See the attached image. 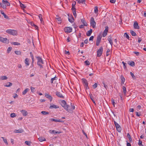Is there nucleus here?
<instances>
[{
	"instance_id": "nucleus-1",
	"label": "nucleus",
	"mask_w": 146,
	"mask_h": 146,
	"mask_svg": "<svg viewBox=\"0 0 146 146\" xmlns=\"http://www.w3.org/2000/svg\"><path fill=\"white\" fill-rule=\"evenodd\" d=\"M0 5L3 8L6 9L7 6H10V3L7 0H2V3H0Z\"/></svg>"
},
{
	"instance_id": "nucleus-15",
	"label": "nucleus",
	"mask_w": 146,
	"mask_h": 146,
	"mask_svg": "<svg viewBox=\"0 0 146 146\" xmlns=\"http://www.w3.org/2000/svg\"><path fill=\"white\" fill-rule=\"evenodd\" d=\"M64 106L65 107H63L64 108V109L66 110L68 112H70L71 110L69 109V106L67 105L66 104V105H64Z\"/></svg>"
},
{
	"instance_id": "nucleus-26",
	"label": "nucleus",
	"mask_w": 146,
	"mask_h": 146,
	"mask_svg": "<svg viewBox=\"0 0 146 146\" xmlns=\"http://www.w3.org/2000/svg\"><path fill=\"white\" fill-rule=\"evenodd\" d=\"M29 89L28 88L26 89L23 92L22 94L23 95H25L29 91Z\"/></svg>"
},
{
	"instance_id": "nucleus-18",
	"label": "nucleus",
	"mask_w": 146,
	"mask_h": 146,
	"mask_svg": "<svg viewBox=\"0 0 146 146\" xmlns=\"http://www.w3.org/2000/svg\"><path fill=\"white\" fill-rule=\"evenodd\" d=\"M108 40L109 43H110V44L112 46L113 44V43L112 42V40L111 37L110 36H109L108 37Z\"/></svg>"
},
{
	"instance_id": "nucleus-10",
	"label": "nucleus",
	"mask_w": 146,
	"mask_h": 146,
	"mask_svg": "<svg viewBox=\"0 0 146 146\" xmlns=\"http://www.w3.org/2000/svg\"><path fill=\"white\" fill-rule=\"evenodd\" d=\"M0 41L5 43H8L9 40L7 38H4L0 36Z\"/></svg>"
},
{
	"instance_id": "nucleus-32",
	"label": "nucleus",
	"mask_w": 146,
	"mask_h": 146,
	"mask_svg": "<svg viewBox=\"0 0 146 146\" xmlns=\"http://www.w3.org/2000/svg\"><path fill=\"white\" fill-rule=\"evenodd\" d=\"M70 17H69L68 18V20L69 22H70L71 23H72L74 22V19L73 18V17H70Z\"/></svg>"
},
{
	"instance_id": "nucleus-41",
	"label": "nucleus",
	"mask_w": 146,
	"mask_h": 146,
	"mask_svg": "<svg viewBox=\"0 0 146 146\" xmlns=\"http://www.w3.org/2000/svg\"><path fill=\"white\" fill-rule=\"evenodd\" d=\"M31 142L30 141H26L25 142V143L28 146H30L31 144Z\"/></svg>"
},
{
	"instance_id": "nucleus-29",
	"label": "nucleus",
	"mask_w": 146,
	"mask_h": 146,
	"mask_svg": "<svg viewBox=\"0 0 146 146\" xmlns=\"http://www.w3.org/2000/svg\"><path fill=\"white\" fill-rule=\"evenodd\" d=\"M78 2V3H85V0H76Z\"/></svg>"
},
{
	"instance_id": "nucleus-42",
	"label": "nucleus",
	"mask_w": 146,
	"mask_h": 146,
	"mask_svg": "<svg viewBox=\"0 0 146 146\" xmlns=\"http://www.w3.org/2000/svg\"><path fill=\"white\" fill-rule=\"evenodd\" d=\"M123 92L124 94H125L126 93V88L125 86L123 87Z\"/></svg>"
},
{
	"instance_id": "nucleus-11",
	"label": "nucleus",
	"mask_w": 146,
	"mask_h": 146,
	"mask_svg": "<svg viewBox=\"0 0 146 146\" xmlns=\"http://www.w3.org/2000/svg\"><path fill=\"white\" fill-rule=\"evenodd\" d=\"M21 111L23 116H26L28 114V112L25 110H22Z\"/></svg>"
},
{
	"instance_id": "nucleus-2",
	"label": "nucleus",
	"mask_w": 146,
	"mask_h": 146,
	"mask_svg": "<svg viewBox=\"0 0 146 146\" xmlns=\"http://www.w3.org/2000/svg\"><path fill=\"white\" fill-rule=\"evenodd\" d=\"M6 31L7 33L13 36L17 35V31L14 30L8 29Z\"/></svg>"
},
{
	"instance_id": "nucleus-53",
	"label": "nucleus",
	"mask_w": 146,
	"mask_h": 146,
	"mask_svg": "<svg viewBox=\"0 0 146 146\" xmlns=\"http://www.w3.org/2000/svg\"><path fill=\"white\" fill-rule=\"evenodd\" d=\"M122 63L123 64L124 68V69H126L127 67H126V65L127 64L126 63H125V62H124L123 61L122 62Z\"/></svg>"
},
{
	"instance_id": "nucleus-33",
	"label": "nucleus",
	"mask_w": 146,
	"mask_h": 146,
	"mask_svg": "<svg viewBox=\"0 0 146 146\" xmlns=\"http://www.w3.org/2000/svg\"><path fill=\"white\" fill-rule=\"evenodd\" d=\"M38 17L40 19V21H41V23H42L43 22V19L42 18V15L41 14H39L38 15Z\"/></svg>"
},
{
	"instance_id": "nucleus-57",
	"label": "nucleus",
	"mask_w": 146,
	"mask_h": 146,
	"mask_svg": "<svg viewBox=\"0 0 146 146\" xmlns=\"http://www.w3.org/2000/svg\"><path fill=\"white\" fill-rule=\"evenodd\" d=\"M30 55H31V58H32V60H33V59H34V56H33L32 53V52H31L30 53Z\"/></svg>"
},
{
	"instance_id": "nucleus-8",
	"label": "nucleus",
	"mask_w": 146,
	"mask_h": 146,
	"mask_svg": "<svg viewBox=\"0 0 146 146\" xmlns=\"http://www.w3.org/2000/svg\"><path fill=\"white\" fill-rule=\"evenodd\" d=\"M108 27L107 26L106 27H105V29L103 33L102 34V36L103 37H105L107 35V33L108 32Z\"/></svg>"
},
{
	"instance_id": "nucleus-59",
	"label": "nucleus",
	"mask_w": 146,
	"mask_h": 146,
	"mask_svg": "<svg viewBox=\"0 0 146 146\" xmlns=\"http://www.w3.org/2000/svg\"><path fill=\"white\" fill-rule=\"evenodd\" d=\"M110 52V50L108 49L106 53V56H108L109 55V53Z\"/></svg>"
},
{
	"instance_id": "nucleus-49",
	"label": "nucleus",
	"mask_w": 146,
	"mask_h": 146,
	"mask_svg": "<svg viewBox=\"0 0 146 146\" xmlns=\"http://www.w3.org/2000/svg\"><path fill=\"white\" fill-rule=\"evenodd\" d=\"M56 19L57 21H58L59 22L58 23H60V22L61 21V19L60 18V17H58V18H56Z\"/></svg>"
},
{
	"instance_id": "nucleus-62",
	"label": "nucleus",
	"mask_w": 146,
	"mask_h": 146,
	"mask_svg": "<svg viewBox=\"0 0 146 146\" xmlns=\"http://www.w3.org/2000/svg\"><path fill=\"white\" fill-rule=\"evenodd\" d=\"M137 109H138V110H137V111H138V110H140L141 109V106L140 105H138V106H137Z\"/></svg>"
},
{
	"instance_id": "nucleus-21",
	"label": "nucleus",
	"mask_w": 146,
	"mask_h": 146,
	"mask_svg": "<svg viewBox=\"0 0 146 146\" xmlns=\"http://www.w3.org/2000/svg\"><path fill=\"white\" fill-rule=\"evenodd\" d=\"M92 32V29H90L86 33V35L88 36H90L91 35Z\"/></svg>"
},
{
	"instance_id": "nucleus-35",
	"label": "nucleus",
	"mask_w": 146,
	"mask_h": 146,
	"mask_svg": "<svg viewBox=\"0 0 146 146\" xmlns=\"http://www.w3.org/2000/svg\"><path fill=\"white\" fill-rule=\"evenodd\" d=\"M3 139V141L7 145H8V143L7 142V140L6 139H5L4 137H1Z\"/></svg>"
},
{
	"instance_id": "nucleus-61",
	"label": "nucleus",
	"mask_w": 146,
	"mask_h": 146,
	"mask_svg": "<svg viewBox=\"0 0 146 146\" xmlns=\"http://www.w3.org/2000/svg\"><path fill=\"white\" fill-rule=\"evenodd\" d=\"M72 11H76L75 6H72Z\"/></svg>"
},
{
	"instance_id": "nucleus-48",
	"label": "nucleus",
	"mask_w": 146,
	"mask_h": 146,
	"mask_svg": "<svg viewBox=\"0 0 146 146\" xmlns=\"http://www.w3.org/2000/svg\"><path fill=\"white\" fill-rule=\"evenodd\" d=\"M111 101L114 107L115 105L116 104V103L115 102L114 100L113 99V98H112L111 99Z\"/></svg>"
},
{
	"instance_id": "nucleus-45",
	"label": "nucleus",
	"mask_w": 146,
	"mask_h": 146,
	"mask_svg": "<svg viewBox=\"0 0 146 146\" xmlns=\"http://www.w3.org/2000/svg\"><path fill=\"white\" fill-rule=\"evenodd\" d=\"M41 113L43 115H46L49 114V113L45 111H42L41 112Z\"/></svg>"
},
{
	"instance_id": "nucleus-52",
	"label": "nucleus",
	"mask_w": 146,
	"mask_h": 146,
	"mask_svg": "<svg viewBox=\"0 0 146 146\" xmlns=\"http://www.w3.org/2000/svg\"><path fill=\"white\" fill-rule=\"evenodd\" d=\"M124 36L127 39H129V37L126 33H124Z\"/></svg>"
},
{
	"instance_id": "nucleus-22",
	"label": "nucleus",
	"mask_w": 146,
	"mask_h": 146,
	"mask_svg": "<svg viewBox=\"0 0 146 146\" xmlns=\"http://www.w3.org/2000/svg\"><path fill=\"white\" fill-rule=\"evenodd\" d=\"M23 131V130L22 129H20L18 130H15L14 132L15 133H21Z\"/></svg>"
},
{
	"instance_id": "nucleus-31",
	"label": "nucleus",
	"mask_w": 146,
	"mask_h": 146,
	"mask_svg": "<svg viewBox=\"0 0 146 146\" xmlns=\"http://www.w3.org/2000/svg\"><path fill=\"white\" fill-rule=\"evenodd\" d=\"M81 22L83 24L84 26H87L88 24H87V23L84 20L82 19L81 20Z\"/></svg>"
},
{
	"instance_id": "nucleus-5",
	"label": "nucleus",
	"mask_w": 146,
	"mask_h": 146,
	"mask_svg": "<svg viewBox=\"0 0 146 146\" xmlns=\"http://www.w3.org/2000/svg\"><path fill=\"white\" fill-rule=\"evenodd\" d=\"M103 51V48L101 47L97 51V56L100 57L102 54Z\"/></svg>"
},
{
	"instance_id": "nucleus-23",
	"label": "nucleus",
	"mask_w": 146,
	"mask_h": 146,
	"mask_svg": "<svg viewBox=\"0 0 146 146\" xmlns=\"http://www.w3.org/2000/svg\"><path fill=\"white\" fill-rule=\"evenodd\" d=\"M40 142L46 141V139L45 138L43 137H41L38 138Z\"/></svg>"
},
{
	"instance_id": "nucleus-36",
	"label": "nucleus",
	"mask_w": 146,
	"mask_h": 146,
	"mask_svg": "<svg viewBox=\"0 0 146 146\" xmlns=\"http://www.w3.org/2000/svg\"><path fill=\"white\" fill-rule=\"evenodd\" d=\"M127 137L129 138V139L130 142L132 141V139L131 137V136L129 133H128L127 134Z\"/></svg>"
},
{
	"instance_id": "nucleus-19",
	"label": "nucleus",
	"mask_w": 146,
	"mask_h": 146,
	"mask_svg": "<svg viewBox=\"0 0 146 146\" xmlns=\"http://www.w3.org/2000/svg\"><path fill=\"white\" fill-rule=\"evenodd\" d=\"M25 63L26 66H28L29 65V60L27 58H26L25 60Z\"/></svg>"
},
{
	"instance_id": "nucleus-4",
	"label": "nucleus",
	"mask_w": 146,
	"mask_h": 146,
	"mask_svg": "<svg viewBox=\"0 0 146 146\" xmlns=\"http://www.w3.org/2000/svg\"><path fill=\"white\" fill-rule=\"evenodd\" d=\"M90 23L91 25L93 27V28H94L96 26V23L94 21V18L92 17H91L90 21Z\"/></svg>"
},
{
	"instance_id": "nucleus-16",
	"label": "nucleus",
	"mask_w": 146,
	"mask_h": 146,
	"mask_svg": "<svg viewBox=\"0 0 146 146\" xmlns=\"http://www.w3.org/2000/svg\"><path fill=\"white\" fill-rule=\"evenodd\" d=\"M133 26L134 27L135 29H139L138 23L137 22H134Z\"/></svg>"
},
{
	"instance_id": "nucleus-60",
	"label": "nucleus",
	"mask_w": 146,
	"mask_h": 146,
	"mask_svg": "<svg viewBox=\"0 0 146 146\" xmlns=\"http://www.w3.org/2000/svg\"><path fill=\"white\" fill-rule=\"evenodd\" d=\"M72 12H73V15H74V16L75 17H76V11H72Z\"/></svg>"
},
{
	"instance_id": "nucleus-24",
	"label": "nucleus",
	"mask_w": 146,
	"mask_h": 146,
	"mask_svg": "<svg viewBox=\"0 0 146 146\" xmlns=\"http://www.w3.org/2000/svg\"><path fill=\"white\" fill-rule=\"evenodd\" d=\"M12 85V83L10 82H7L6 85H4V86L7 87H9Z\"/></svg>"
},
{
	"instance_id": "nucleus-12",
	"label": "nucleus",
	"mask_w": 146,
	"mask_h": 146,
	"mask_svg": "<svg viewBox=\"0 0 146 146\" xmlns=\"http://www.w3.org/2000/svg\"><path fill=\"white\" fill-rule=\"evenodd\" d=\"M45 97L47 98H48L49 100H50L51 102L52 100V96H50L49 94L46 93H45Z\"/></svg>"
},
{
	"instance_id": "nucleus-47",
	"label": "nucleus",
	"mask_w": 146,
	"mask_h": 146,
	"mask_svg": "<svg viewBox=\"0 0 146 146\" xmlns=\"http://www.w3.org/2000/svg\"><path fill=\"white\" fill-rule=\"evenodd\" d=\"M84 63L86 65H89L90 64V63L89 62V61L88 60H86L84 62Z\"/></svg>"
},
{
	"instance_id": "nucleus-63",
	"label": "nucleus",
	"mask_w": 146,
	"mask_h": 146,
	"mask_svg": "<svg viewBox=\"0 0 146 146\" xmlns=\"http://www.w3.org/2000/svg\"><path fill=\"white\" fill-rule=\"evenodd\" d=\"M94 36H91L89 38V40H92V41L94 39Z\"/></svg>"
},
{
	"instance_id": "nucleus-51",
	"label": "nucleus",
	"mask_w": 146,
	"mask_h": 146,
	"mask_svg": "<svg viewBox=\"0 0 146 146\" xmlns=\"http://www.w3.org/2000/svg\"><path fill=\"white\" fill-rule=\"evenodd\" d=\"M94 12L95 13H97L98 12V8L97 7H95L94 9Z\"/></svg>"
},
{
	"instance_id": "nucleus-38",
	"label": "nucleus",
	"mask_w": 146,
	"mask_h": 146,
	"mask_svg": "<svg viewBox=\"0 0 146 146\" xmlns=\"http://www.w3.org/2000/svg\"><path fill=\"white\" fill-rule=\"evenodd\" d=\"M57 77H55L53 78H52L51 79V83H53V81L54 80H56V78Z\"/></svg>"
},
{
	"instance_id": "nucleus-43",
	"label": "nucleus",
	"mask_w": 146,
	"mask_h": 146,
	"mask_svg": "<svg viewBox=\"0 0 146 146\" xmlns=\"http://www.w3.org/2000/svg\"><path fill=\"white\" fill-rule=\"evenodd\" d=\"M102 84L104 86V87L106 89V90H107L108 88L107 85H106L104 82H102Z\"/></svg>"
},
{
	"instance_id": "nucleus-34",
	"label": "nucleus",
	"mask_w": 146,
	"mask_h": 146,
	"mask_svg": "<svg viewBox=\"0 0 146 146\" xmlns=\"http://www.w3.org/2000/svg\"><path fill=\"white\" fill-rule=\"evenodd\" d=\"M20 6L21 7L23 8H25L26 7V6L25 5L23 4L20 1H19Z\"/></svg>"
},
{
	"instance_id": "nucleus-7",
	"label": "nucleus",
	"mask_w": 146,
	"mask_h": 146,
	"mask_svg": "<svg viewBox=\"0 0 146 146\" xmlns=\"http://www.w3.org/2000/svg\"><path fill=\"white\" fill-rule=\"evenodd\" d=\"M64 31L65 33H70L72 31V28L70 27H66L64 28Z\"/></svg>"
},
{
	"instance_id": "nucleus-20",
	"label": "nucleus",
	"mask_w": 146,
	"mask_h": 146,
	"mask_svg": "<svg viewBox=\"0 0 146 146\" xmlns=\"http://www.w3.org/2000/svg\"><path fill=\"white\" fill-rule=\"evenodd\" d=\"M121 84H123L125 81V80L123 76L121 75Z\"/></svg>"
},
{
	"instance_id": "nucleus-14",
	"label": "nucleus",
	"mask_w": 146,
	"mask_h": 146,
	"mask_svg": "<svg viewBox=\"0 0 146 146\" xmlns=\"http://www.w3.org/2000/svg\"><path fill=\"white\" fill-rule=\"evenodd\" d=\"M56 94L57 96L60 98H64V97L63 95L61 93L56 92Z\"/></svg>"
},
{
	"instance_id": "nucleus-30",
	"label": "nucleus",
	"mask_w": 146,
	"mask_h": 146,
	"mask_svg": "<svg viewBox=\"0 0 146 146\" xmlns=\"http://www.w3.org/2000/svg\"><path fill=\"white\" fill-rule=\"evenodd\" d=\"M130 33L133 36H135L136 35V33L133 31H130Z\"/></svg>"
},
{
	"instance_id": "nucleus-28",
	"label": "nucleus",
	"mask_w": 146,
	"mask_h": 146,
	"mask_svg": "<svg viewBox=\"0 0 146 146\" xmlns=\"http://www.w3.org/2000/svg\"><path fill=\"white\" fill-rule=\"evenodd\" d=\"M66 102L64 100H63L61 102V105L62 107H65L64 105H66Z\"/></svg>"
},
{
	"instance_id": "nucleus-13",
	"label": "nucleus",
	"mask_w": 146,
	"mask_h": 146,
	"mask_svg": "<svg viewBox=\"0 0 146 146\" xmlns=\"http://www.w3.org/2000/svg\"><path fill=\"white\" fill-rule=\"evenodd\" d=\"M59 108V107L57 105H56L54 104H51L50 106L49 107L50 109H53V108Z\"/></svg>"
},
{
	"instance_id": "nucleus-54",
	"label": "nucleus",
	"mask_w": 146,
	"mask_h": 146,
	"mask_svg": "<svg viewBox=\"0 0 146 146\" xmlns=\"http://www.w3.org/2000/svg\"><path fill=\"white\" fill-rule=\"evenodd\" d=\"M130 74L133 79H135V76L134 75V74L131 72H130Z\"/></svg>"
},
{
	"instance_id": "nucleus-56",
	"label": "nucleus",
	"mask_w": 146,
	"mask_h": 146,
	"mask_svg": "<svg viewBox=\"0 0 146 146\" xmlns=\"http://www.w3.org/2000/svg\"><path fill=\"white\" fill-rule=\"evenodd\" d=\"M12 49V48L11 47H9L7 50V52L8 53H9Z\"/></svg>"
},
{
	"instance_id": "nucleus-64",
	"label": "nucleus",
	"mask_w": 146,
	"mask_h": 146,
	"mask_svg": "<svg viewBox=\"0 0 146 146\" xmlns=\"http://www.w3.org/2000/svg\"><path fill=\"white\" fill-rule=\"evenodd\" d=\"M137 56H138L139 55V53L138 52L135 51L133 52Z\"/></svg>"
},
{
	"instance_id": "nucleus-40",
	"label": "nucleus",
	"mask_w": 146,
	"mask_h": 146,
	"mask_svg": "<svg viewBox=\"0 0 146 146\" xmlns=\"http://www.w3.org/2000/svg\"><path fill=\"white\" fill-rule=\"evenodd\" d=\"M15 52L16 54L18 55H20L21 54V52L19 51H15Z\"/></svg>"
},
{
	"instance_id": "nucleus-50",
	"label": "nucleus",
	"mask_w": 146,
	"mask_h": 146,
	"mask_svg": "<svg viewBox=\"0 0 146 146\" xmlns=\"http://www.w3.org/2000/svg\"><path fill=\"white\" fill-rule=\"evenodd\" d=\"M16 116V115L15 113H12L11 114V116L12 117H14Z\"/></svg>"
},
{
	"instance_id": "nucleus-55",
	"label": "nucleus",
	"mask_w": 146,
	"mask_h": 146,
	"mask_svg": "<svg viewBox=\"0 0 146 146\" xmlns=\"http://www.w3.org/2000/svg\"><path fill=\"white\" fill-rule=\"evenodd\" d=\"M92 86L94 89L96 88L97 86V84L96 83H95L92 85Z\"/></svg>"
},
{
	"instance_id": "nucleus-58",
	"label": "nucleus",
	"mask_w": 146,
	"mask_h": 146,
	"mask_svg": "<svg viewBox=\"0 0 146 146\" xmlns=\"http://www.w3.org/2000/svg\"><path fill=\"white\" fill-rule=\"evenodd\" d=\"M117 130L119 132H120L121 131V127L117 128H116Z\"/></svg>"
},
{
	"instance_id": "nucleus-37",
	"label": "nucleus",
	"mask_w": 146,
	"mask_h": 146,
	"mask_svg": "<svg viewBox=\"0 0 146 146\" xmlns=\"http://www.w3.org/2000/svg\"><path fill=\"white\" fill-rule=\"evenodd\" d=\"M114 124L115 125V127L116 128H117L118 127H120V126L118 124V123H117L115 121H114Z\"/></svg>"
},
{
	"instance_id": "nucleus-39",
	"label": "nucleus",
	"mask_w": 146,
	"mask_h": 146,
	"mask_svg": "<svg viewBox=\"0 0 146 146\" xmlns=\"http://www.w3.org/2000/svg\"><path fill=\"white\" fill-rule=\"evenodd\" d=\"M90 99H91V100H92V102H93V103H94V104L96 105V104L95 102V101H94V98H93V97L92 96V94H91L90 95Z\"/></svg>"
},
{
	"instance_id": "nucleus-3",
	"label": "nucleus",
	"mask_w": 146,
	"mask_h": 146,
	"mask_svg": "<svg viewBox=\"0 0 146 146\" xmlns=\"http://www.w3.org/2000/svg\"><path fill=\"white\" fill-rule=\"evenodd\" d=\"M36 58L38 60L37 64L40 66V68H42V66L41 64H44V62L42 59L39 56L36 57Z\"/></svg>"
},
{
	"instance_id": "nucleus-9",
	"label": "nucleus",
	"mask_w": 146,
	"mask_h": 146,
	"mask_svg": "<svg viewBox=\"0 0 146 146\" xmlns=\"http://www.w3.org/2000/svg\"><path fill=\"white\" fill-rule=\"evenodd\" d=\"M50 120L51 121H54L56 122H63L64 121L60 119H55L54 118H51L50 119Z\"/></svg>"
},
{
	"instance_id": "nucleus-6",
	"label": "nucleus",
	"mask_w": 146,
	"mask_h": 146,
	"mask_svg": "<svg viewBox=\"0 0 146 146\" xmlns=\"http://www.w3.org/2000/svg\"><path fill=\"white\" fill-rule=\"evenodd\" d=\"M102 37V36L101 35H99L98 36L96 41V45L97 46H98L99 45L100 43Z\"/></svg>"
},
{
	"instance_id": "nucleus-17",
	"label": "nucleus",
	"mask_w": 146,
	"mask_h": 146,
	"mask_svg": "<svg viewBox=\"0 0 146 146\" xmlns=\"http://www.w3.org/2000/svg\"><path fill=\"white\" fill-rule=\"evenodd\" d=\"M82 81L85 85L86 86V88L87 89V88H88V83L87 80H86L84 79H83Z\"/></svg>"
},
{
	"instance_id": "nucleus-46",
	"label": "nucleus",
	"mask_w": 146,
	"mask_h": 146,
	"mask_svg": "<svg viewBox=\"0 0 146 146\" xmlns=\"http://www.w3.org/2000/svg\"><path fill=\"white\" fill-rule=\"evenodd\" d=\"M129 65L131 66H134L135 65V62L133 61H132L129 64Z\"/></svg>"
},
{
	"instance_id": "nucleus-25",
	"label": "nucleus",
	"mask_w": 146,
	"mask_h": 146,
	"mask_svg": "<svg viewBox=\"0 0 146 146\" xmlns=\"http://www.w3.org/2000/svg\"><path fill=\"white\" fill-rule=\"evenodd\" d=\"M8 78L6 76H2L0 77V80H2L7 79Z\"/></svg>"
},
{
	"instance_id": "nucleus-27",
	"label": "nucleus",
	"mask_w": 146,
	"mask_h": 146,
	"mask_svg": "<svg viewBox=\"0 0 146 146\" xmlns=\"http://www.w3.org/2000/svg\"><path fill=\"white\" fill-rule=\"evenodd\" d=\"M1 13L3 15L5 18H6L7 19H8V17L7 16V15L6 14H5L4 13L3 11H1Z\"/></svg>"
},
{
	"instance_id": "nucleus-44",
	"label": "nucleus",
	"mask_w": 146,
	"mask_h": 146,
	"mask_svg": "<svg viewBox=\"0 0 146 146\" xmlns=\"http://www.w3.org/2000/svg\"><path fill=\"white\" fill-rule=\"evenodd\" d=\"M12 44L15 45H19L20 44L18 42H13Z\"/></svg>"
}]
</instances>
